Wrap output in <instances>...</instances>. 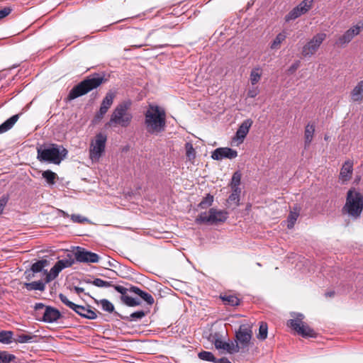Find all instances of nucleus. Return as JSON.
Listing matches in <instances>:
<instances>
[{
    "mask_svg": "<svg viewBox=\"0 0 363 363\" xmlns=\"http://www.w3.org/2000/svg\"><path fill=\"white\" fill-rule=\"evenodd\" d=\"M145 126L147 132L158 135L166 128V113L158 106L150 105L145 113Z\"/></svg>",
    "mask_w": 363,
    "mask_h": 363,
    "instance_id": "1",
    "label": "nucleus"
},
{
    "mask_svg": "<svg viewBox=\"0 0 363 363\" xmlns=\"http://www.w3.org/2000/svg\"><path fill=\"white\" fill-rule=\"evenodd\" d=\"M37 152L39 161L55 164H60L68 154L66 148L57 144L41 146L38 148Z\"/></svg>",
    "mask_w": 363,
    "mask_h": 363,
    "instance_id": "2",
    "label": "nucleus"
},
{
    "mask_svg": "<svg viewBox=\"0 0 363 363\" xmlns=\"http://www.w3.org/2000/svg\"><path fill=\"white\" fill-rule=\"evenodd\" d=\"M131 101L130 100L124 101L118 104L113 111L110 120L106 123V127H128L133 118V115L129 111Z\"/></svg>",
    "mask_w": 363,
    "mask_h": 363,
    "instance_id": "3",
    "label": "nucleus"
},
{
    "mask_svg": "<svg viewBox=\"0 0 363 363\" xmlns=\"http://www.w3.org/2000/svg\"><path fill=\"white\" fill-rule=\"evenodd\" d=\"M363 210V194L359 191L350 189L347 191L346 202L342 213L353 220L359 218Z\"/></svg>",
    "mask_w": 363,
    "mask_h": 363,
    "instance_id": "4",
    "label": "nucleus"
},
{
    "mask_svg": "<svg viewBox=\"0 0 363 363\" xmlns=\"http://www.w3.org/2000/svg\"><path fill=\"white\" fill-rule=\"evenodd\" d=\"M102 82L103 78L99 76L88 77L74 86L70 90L67 98L71 101L82 96L99 86Z\"/></svg>",
    "mask_w": 363,
    "mask_h": 363,
    "instance_id": "5",
    "label": "nucleus"
},
{
    "mask_svg": "<svg viewBox=\"0 0 363 363\" xmlns=\"http://www.w3.org/2000/svg\"><path fill=\"white\" fill-rule=\"evenodd\" d=\"M227 218L228 213L225 211L212 208L208 212L201 213L196 218L195 222L197 224L213 225L224 223Z\"/></svg>",
    "mask_w": 363,
    "mask_h": 363,
    "instance_id": "6",
    "label": "nucleus"
},
{
    "mask_svg": "<svg viewBox=\"0 0 363 363\" xmlns=\"http://www.w3.org/2000/svg\"><path fill=\"white\" fill-rule=\"evenodd\" d=\"M107 136L99 133L96 134L94 140L91 141L89 148V157L92 162L99 160L105 151Z\"/></svg>",
    "mask_w": 363,
    "mask_h": 363,
    "instance_id": "7",
    "label": "nucleus"
},
{
    "mask_svg": "<svg viewBox=\"0 0 363 363\" xmlns=\"http://www.w3.org/2000/svg\"><path fill=\"white\" fill-rule=\"evenodd\" d=\"M252 325L249 323H245L240 325L239 329L235 332V342H238L240 350L247 349L250 345L252 337Z\"/></svg>",
    "mask_w": 363,
    "mask_h": 363,
    "instance_id": "8",
    "label": "nucleus"
},
{
    "mask_svg": "<svg viewBox=\"0 0 363 363\" xmlns=\"http://www.w3.org/2000/svg\"><path fill=\"white\" fill-rule=\"evenodd\" d=\"M303 318L304 316L303 314L298 313L295 319L289 320L288 325L303 337H314L315 335L314 330L308 325L304 324L302 321Z\"/></svg>",
    "mask_w": 363,
    "mask_h": 363,
    "instance_id": "9",
    "label": "nucleus"
},
{
    "mask_svg": "<svg viewBox=\"0 0 363 363\" xmlns=\"http://www.w3.org/2000/svg\"><path fill=\"white\" fill-rule=\"evenodd\" d=\"M326 38V34L324 33H319L315 35L302 48L301 54L304 57H311L313 56L323 42Z\"/></svg>",
    "mask_w": 363,
    "mask_h": 363,
    "instance_id": "10",
    "label": "nucleus"
},
{
    "mask_svg": "<svg viewBox=\"0 0 363 363\" xmlns=\"http://www.w3.org/2000/svg\"><path fill=\"white\" fill-rule=\"evenodd\" d=\"M74 255L77 262L97 263L99 260V256L96 253L88 251L82 247H76Z\"/></svg>",
    "mask_w": 363,
    "mask_h": 363,
    "instance_id": "11",
    "label": "nucleus"
},
{
    "mask_svg": "<svg viewBox=\"0 0 363 363\" xmlns=\"http://www.w3.org/2000/svg\"><path fill=\"white\" fill-rule=\"evenodd\" d=\"M238 157V152L230 147H218L212 152L211 158L215 160L234 159Z\"/></svg>",
    "mask_w": 363,
    "mask_h": 363,
    "instance_id": "12",
    "label": "nucleus"
},
{
    "mask_svg": "<svg viewBox=\"0 0 363 363\" xmlns=\"http://www.w3.org/2000/svg\"><path fill=\"white\" fill-rule=\"evenodd\" d=\"M360 30L361 28L358 26H354L350 28L338 38V40L336 41V44L340 46H343L349 43L354 36L359 33Z\"/></svg>",
    "mask_w": 363,
    "mask_h": 363,
    "instance_id": "13",
    "label": "nucleus"
},
{
    "mask_svg": "<svg viewBox=\"0 0 363 363\" xmlns=\"http://www.w3.org/2000/svg\"><path fill=\"white\" fill-rule=\"evenodd\" d=\"M215 347L216 349H223L226 350L230 354L238 353L240 351V347L238 342L234 341L223 342L220 340L215 341Z\"/></svg>",
    "mask_w": 363,
    "mask_h": 363,
    "instance_id": "14",
    "label": "nucleus"
},
{
    "mask_svg": "<svg viewBox=\"0 0 363 363\" xmlns=\"http://www.w3.org/2000/svg\"><path fill=\"white\" fill-rule=\"evenodd\" d=\"M252 124V121L250 119L244 121L237 130L234 139L238 140L239 143H242L243 140L247 135Z\"/></svg>",
    "mask_w": 363,
    "mask_h": 363,
    "instance_id": "15",
    "label": "nucleus"
},
{
    "mask_svg": "<svg viewBox=\"0 0 363 363\" xmlns=\"http://www.w3.org/2000/svg\"><path fill=\"white\" fill-rule=\"evenodd\" d=\"M61 316L60 311L51 306H47L43 313L42 320L45 323L57 321Z\"/></svg>",
    "mask_w": 363,
    "mask_h": 363,
    "instance_id": "16",
    "label": "nucleus"
},
{
    "mask_svg": "<svg viewBox=\"0 0 363 363\" xmlns=\"http://www.w3.org/2000/svg\"><path fill=\"white\" fill-rule=\"evenodd\" d=\"M353 171V163L350 160L346 161L342 165L340 173V179L342 182H347L350 179Z\"/></svg>",
    "mask_w": 363,
    "mask_h": 363,
    "instance_id": "17",
    "label": "nucleus"
},
{
    "mask_svg": "<svg viewBox=\"0 0 363 363\" xmlns=\"http://www.w3.org/2000/svg\"><path fill=\"white\" fill-rule=\"evenodd\" d=\"M73 311L86 319L94 320L97 318V315L94 311L83 306L77 304Z\"/></svg>",
    "mask_w": 363,
    "mask_h": 363,
    "instance_id": "18",
    "label": "nucleus"
},
{
    "mask_svg": "<svg viewBox=\"0 0 363 363\" xmlns=\"http://www.w3.org/2000/svg\"><path fill=\"white\" fill-rule=\"evenodd\" d=\"M350 97L354 102L363 101V79L359 81L350 92Z\"/></svg>",
    "mask_w": 363,
    "mask_h": 363,
    "instance_id": "19",
    "label": "nucleus"
},
{
    "mask_svg": "<svg viewBox=\"0 0 363 363\" xmlns=\"http://www.w3.org/2000/svg\"><path fill=\"white\" fill-rule=\"evenodd\" d=\"M129 291L138 295L143 301H145L149 305H152L154 303L155 300L153 296L150 294L141 290L138 286H131L129 289Z\"/></svg>",
    "mask_w": 363,
    "mask_h": 363,
    "instance_id": "20",
    "label": "nucleus"
},
{
    "mask_svg": "<svg viewBox=\"0 0 363 363\" xmlns=\"http://www.w3.org/2000/svg\"><path fill=\"white\" fill-rule=\"evenodd\" d=\"M75 261L76 260L75 258L73 257V255L68 253L63 259L58 260L55 264L61 270H62L65 268L72 267L74 264Z\"/></svg>",
    "mask_w": 363,
    "mask_h": 363,
    "instance_id": "21",
    "label": "nucleus"
},
{
    "mask_svg": "<svg viewBox=\"0 0 363 363\" xmlns=\"http://www.w3.org/2000/svg\"><path fill=\"white\" fill-rule=\"evenodd\" d=\"M19 118L18 114L13 115L6 121H4L2 124L0 125V134L4 133L9 130H10L14 124L17 122Z\"/></svg>",
    "mask_w": 363,
    "mask_h": 363,
    "instance_id": "22",
    "label": "nucleus"
},
{
    "mask_svg": "<svg viewBox=\"0 0 363 363\" xmlns=\"http://www.w3.org/2000/svg\"><path fill=\"white\" fill-rule=\"evenodd\" d=\"M45 283L41 280L37 281H32L29 283H25L24 286L28 291H43L45 289Z\"/></svg>",
    "mask_w": 363,
    "mask_h": 363,
    "instance_id": "23",
    "label": "nucleus"
},
{
    "mask_svg": "<svg viewBox=\"0 0 363 363\" xmlns=\"http://www.w3.org/2000/svg\"><path fill=\"white\" fill-rule=\"evenodd\" d=\"M315 132V126L313 124H307V125L305 128V133H304V138H305V147H308L313 138V134Z\"/></svg>",
    "mask_w": 363,
    "mask_h": 363,
    "instance_id": "24",
    "label": "nucleus"
},
{
    "mask_svg": "<svg viewBox=\"0 0 363 363\" xmlns=\"http://www.w3.org/2000/svg\"><path fill=\"white\" fill-rule=\"evenodd\" d=\"M287 36L286 32L283 30L277 35L274 40L272 42L270 45V48L272 50H278L280 48L281 44L286 40Z\"/></svg>",
    "mask_w": 363,
    "mask_h": 363,
    "instance_id": "25",
    "label": "nucleus"
},
{
    "mask_svg": "<svg viewBox=\"0 0 363 363\" xmlns=\"http://www.w3.org/2000/svg\"><path fill=\"white\" fill-rule=\"evenodd\" d=\"M61 271L62 270L56 264H55L54 266L50 269V272H48L47 270H44V273L46 274L45 283H49L57 277Z\"/></svg>",
    "mask_w": 363,
    "mask_h": 363,
    "instance_id": "26",
    "label": "nucleus"
},
{
    "mask_svg": "<svg viewBox=\"0 0 363 363\" xmlns=\"http://www.w3.org/2000/svg\"><path fill=\"white\" fill-rule=\"evenodd\" d=\"M37 336L31 334H20L14 339V342L18 343L34 342H36Z\"/></svg>",
    "mask_w": 363,
    "mask_h": 363,
    "instance_id": "27",
    "label": "nucleus"
},
{
    "mask_svg": "<svg viewBox=\"0 0 363 363\" xmlns=\"http://www.w3.org/2000/svg\"><path fill=\"white\" fill-rule=\"evenodd\" d=\"M313 0H303L298 6H296L301 15L307 13L313 6Z\"/></svg>",
    "mask_w": 363,
    "mask_h": 363,
    "instance_id": "28",
    "label": "nucleus"
},
{
    "mask_svg": "<svg viewBox=\"0 0 363 363\" xmlns=\"http://www.w3.org/2000/svg\"><path fill=\"white\" fill-rule=\"evenodd\" d=\"M13 342V332L9 330L0 331V342L10 344Z\"/></svg>",
    "mask_w": 363,
    "mask_h": 363,
    "instance_id": "29",
    "label": "nucleus"
},
{
    "mask_svg": "<svg viewBox=\"0 0 363 363\" xmlns=\"http://www.w3.org/2000/svg\"><path fill=\"white\" fill-rule=\"evenodd\" d=\"M198 357L200 359L206 361V362H216V358L214 357L213 354L208 351H201L198 354Z\"/></svg>",
    "mask_w": 363,
    "mask_h": 363,
    "instance_id": "30",
    "label": "nucleus"
},
{
    "mask_svg": "<svg viewBox=\"0 0 363 363\" xmlns=\"http://www.w3.org/2000/svg\"><path fill=\"white\" fill-rule=\"evenodd\" d=\"M48 261L45 259L39 260L33 263L30 270L33 273H38L43 271V268L47 265Z\"/></svg>",
    "mask_w": 363,
    "mask_h": 363,
    "instance_id": "31",
    "label": "nucleus"
},
{
    "mask_svg": "<svg viewBox=\"0 0 363 363\" xmlns=\"http://www.w3.org/2000/svg\"><path fill=\"white\" fill-rule=\"evenodd\" d=\"M223 301L232 306H238L240 304V299L233 295H224L221 296Z\"/></svg>",
    "mask_w": 363,
    "mask_h": 363,
    "instance_id": "32",
    "label": "nucleus"
},
{
    "mask_svg": "<svg viewBox=\"0 0 363 363\" xmlns=\"http://www.w3.org/2000/svg\"><path fill=\"white\" fill-rule=\"evenodd\" d=\"M42 176L49 184H54L57 178V174L51 170L44 171Z\"/></svg>",
    "mask_w": 363,
    "mask_h": 363,
    "instance_id": "33",
    "label": "nucleus"
},
{
    "mask_svg": "<svg viewBox=\"0 0 363 363\" xmlns=\"http://www.w3.org/2000/svg\"><path fill=\"white\" fill-rule=\"evenodd\" d=\"M145 315L143 311H138L131 313L129 316H124L122 318L128 321H135L142 319Z\"/></svg>",
    "mask_w": 363,
    "mask_h": 363,
    "instance_id": "34",
    "label": "nucleus"
},
{
    "mask_svg": "<svg viewBox=\"0 0 363 363\" xmlns=\"http://www.w3.org/2000/svg\"><path fill=\"white\" fill-rule=\"evenodd\" d=\"M261 78V72L259 67L254 68L250 73V82L252 85L257 84Z\"/></svg>",
    "mask_w": 363,
    "mask_h": 363,
    "instance_id": "35",
    "label": "nucleus"
},
{
    "mask_svg": "<svg viewBox=\"0 0 363 363\" xmlns=\"http://www.w3.org/2000/svg\"><path fill=\"white\" fill-rule=\"evenodd\" d=\"M121 300L128 306H136L140 304V301L129 296H121Z\"/></svg>",
    "mask_w": 363,
    "mask_h": 363,
    "instance_id": "36",
    "label": "nucleus"
},
{
    "mask_svg": "<svg viewBox=\"0 0 363 363\" xmlns=\"http://www.w3.org/2000/svg\"><path fill=\"white\" fill-rule=\"evenodd\" d=\"M114 96H115V95L113 93L108 92L106 94L105 97L104 98L101 105L102 106L106 107L109 109V108L111 106V105L113 104Z\"/></svg>",
    "mask_w": 363,
    "mask_h": 363,
    "instance_id": "37",
    "label": "nucleus"
},
{
    "mask_svg": "<svg viewBox=\"0 0 363 363\" xmlns=\"http://www.w3.org/2000/svg\"><path fill=\"white\" fill-rule=\"evenodd\" d=\"M268 327L266 323L262 322L259 328L257 338L264 340L267 337Z\"/></svg>",
    "mask_w": 363,
    "mask_h": 363,
    "instance_id": "38",
    "label": "nucleus"
},
{
    "mask_svg": "<svg viewBox=\"0 0 363 363\" xmlns=\"http://www.w3.org/2000/svg\"><path fill=\"white\" fill-rule=\"evenodd\" d=\"M213 202V196L210 194H207L199 204L201 208H207L211 206Z\"/></svg>",
    "mask_w": 363,
    "mask_h": 363,
    "instance_id": "39",
    "label": "nucleus"
},
{
    "mask_svg": "<svg viewBox=\"0 0 363 363\" xmlns=\"http://www.w3.org/2000/svg\"><path fill=\"white\" fill-rule=\"evenodd\" d=\"M99 303L102 307V309L104 311H107L108 313H112L114 311V306L108 300L105 299V298L101 299L99 301Z\"/></svg>",
    "mask_w": 363,
    "mask_h": 363,
    "instance_id": "40",
    "label": "nucleus"
},
{
    "mask_svg": "<svg viewBox=\"0 0 363 363\" xmlns=\"http://www.w3.org/2000/svg\"><path fill=\"white\" fill-rule=\"evenodd\" d=\"M86 282L91 283L97 287H109L113 286L111 281H106L99 278H96L92 281H87Z\"/></svg>",
    "mask_w": 363,
    "mask_h": 363,
    "instance_id": "41",
    "label": "nucleus"
},
{
    "mask_svg": "<svg viewBox=\"0 0 363 363\" xmlns=\"http://www.w3.org/2000/svg\"><path fill=\"white\" fill-rule=\"evenodd\" d=\"M16 357L6 351L0 352V363H10Z\"/></svg>",
    "mask_w": 363,
    "mask_h": 363,
    "instance_id": "42",
    "label": "nucleus"
},
{
    "mask_svg": "<svg viewBox=\"0 0 363 363\" xmlns=\"http://www.w3.org/2000/svg\"><path fill=\"white\" fill-rule=\"evenodd\" d=\"M186 155L189 160H194L196 157V151L191 143L185 144Z\"/></svg>",
    "mask_w": 363,
    "mask_h": 363,
    "instance_id": "43",
    "label": "nucleus"
},
{
    "mask_svg": "<svg viewBox=\"0 0 363 363\" xmlns=\"http://www.w3.org/2000/svg\"><path fill=\"white\" fill-rule=\"evenodd\" d=\"M301 14L298 11V9L294 7L287 15L285 16V21L286 22H289L291 21L295 20L299 16H301Z\"/></svg>",
    "mask_w": 363,
    "mask_h": 363,
    "instance_id": "44",
    "label": "nucleus"
},
{
    "mask_svg": "<svg viewBox=\"0 0 363 363\" xmlns=\"http://www.w3.org/2000/svg\"><path fill=\"white\" fill-rule=\"evenodd\" d=\"M241 177L242 174L239 171H236L233 173L231 182L230 186H240V182H241Z\"/></svg>",
    "mask_w": 363,
    "mask_h": 363,
    "instance_id": "45",
    "label": "nucleus"
},
{
    "mask_svg": "<svg viewBox=\"0 0 363 363\" xmlns=\"http://www.w3.org/2000/svg\"><path fill=\"white\" fill-rule=\"evenodd\" d=\"M108 110V108L104 107L101 105L99 111L96 113L94 116V122L97 123L100 121L103 118L104 116L107 113Z\"/></svg>",
    "mask_w": 363,
    "mask_h": 363,
    "instance_id": "46",
    "label": "nucleus"
},
{
    "mask_svg": "<svg viewBox=\"0 0 363 363\" xmlns=\"http://www.w3.org/2000/svg\"><path fill=\"white\" fill-rule=\"evenodd\" d=\"M59 298L60 299V301L65 304L66 305L67 307H69V308H71L72 310H74V307L76 306L77 304H75L74 303L70 301L67 297L64 295L63 294H59Z\"/></svg>",
    "mask_w": 363,
    "mask_h": 363,
    "instance_id": "47",
    "label": "nucleus"
},
{
    "mask_svg": "<svg viewBox=\"0 0 363 363\" xmlns=\"http://www.w3.org/2000/svg\"><path fill=\"white\" fill-rule=\"evenodd\" d=\"M298 213L296 212H291L288 217V224L287 227L289 228H292L298 218Z\"/></svg>",
    "mask_w": 363,
    "mask_h": 363,
    "instance_id": "48",
    "label": "nucleus"
},
{
    "mask_svg": "<svg viewBox=\"0 0 363 363\" xmlns=\"http://www.w3.org/2000/svg\"><path fill=\"white\" fill-rule=\"evenodd\" d=\"M71 219L74 223H82L89 221L88 218L83 217L79 214H72L71 216Z\"/></svg>",
    "mask_w": 363,
    "mask_h": 363,
    "instance_id": "49",
    "label": "nucleus"
},
{
    "mask_svg": "<svg viewBox=\"0 0 363 363\" xmlns=\"http://www.w3.org/2000/svg\"><path fill=\"white\" fill-rule=\"evenodd\" d=\"M228 202L238 206L240 205V196L236 195V194H230L228 199Z\"/></svg>",
    "mask_w": 363,
    "mask_h": 363,
    "instance_id": "50",
    "label": "nucleus"
},
{
    "mask_svg": "<svg viewBox=\"0 0 363 363\" xmlns=\"http://www.w3.org/2000/svg\"><path fill=\"white\" fill-rule=\"evenodd\" d=\"M113 288L117 292L121 294L122 296H126L125 294L127 293L128 291H129V289L120 285L113 286Z\"/></svg>",
    "mask_w": 363,
    "mask_h": 363,
    "instance_id": "51",
    "label": "nucleus"
},
{
    "mask_svg": "<svg viewBox=\"0 0 363 363\" xmlns=\"http://www.w3.org/2000/svg\"><path fill=\"white\" fill-rule=\"evenodd\" d=\"M11 12V9L9 7H5L0 10V19H2L7 16Z\"/></svg>",
    "mask_w": 363,
    "mask_h": 363,
    "instance_id": "52",
    "label": "nucleus"
},
{
    "mask_svg": "<svg viewBox=\"0 0 363 363\" xmlns=\"http://www.w3.org/2000/svg\"><path fill=\"white\" fill-rule=\"evenodd\" d=\"M8 202V198L6 196H2L0 199V214L2 213L6 203Z\"/></svg>",
    "mask_w": 363,
    "mask_h": 363,
    "instance_id": "53",
    "label": "nucleus"
},
{
    "mask_svg": "<svg viewBox=\"0 0 363 363\" xmlns=\"http://www.w3.org/2000/svg\"><path fill=\"white\" fill-rule=\"evenodd\" d=\"M259 93V91L257 88H252L249 89L247 92V96L250 98H255Z\"/></svg>",
    "mask_w": 363,
    "mask_h": 363,
    "instance_id": "54",
    "label": "nucleus"
},
{
    "mask_svg": "<svg viewBox=\"0 0 363 363\" xmlns=\"http://www.w3.org/2000/svg\"><path fill=\"white\" fill-rule=\"evenodd\" d=\"M232 189L231 194H236V195L240 196L241 189L240 186H230Z\"/></svg>",
    "mask_w": 363,
    "mask_h": 363,
    "instance_id": "55",
    "label": "nucleus"
},
{
    "mask_svg": "<svg viewBox=\"0 0 363 363\" xmlns=\"http://www.w3.org/2000/svg\"><path fill=\"white\" fill-rule=\"evenodd\" d=\"M215 363H232L228 358L222 357L220 359H217Z\"/></svg>",
    "mask_w": 363,
    "mask_h": 363,
    "instance_id": "56",
    "label": "nucleus"
},
{
    "mask_svg": "<svg viewBox=\"0 0 363 363\" xmlns=\"http://www.w3.org/2000/svg\"><path fill=\"white\" fill-rule=\"evenodd\" d=\"M44 308H45V306H44V304H43V303H36V304L35 305V307H34V308H35V310L36 311H39L40 310H43Z\"/></svg>",
    "mask_w": 363,
    "mask_h": 363,
    "instance_id": "57",
    "label": "nucleus"
},
{
    "mask_svg": "<svg viewBox=\"0 0 363 363\" xmlns=\"http://www.w3.org/2000/svg\"><path fill=\"white\" fill-rule=\"evenodd\" d=\"M299 66V62H296V63L293 64L290 68H289V71L293 72L294 71H296L297 69V68Z\"/></svg>",
    "mask_w": 363,
    "mask_h": 363,
    "instance_id": "58",
    "label": "nucleus"
},
{
    "mask_svg": "<svg viewBox=\"0 0 363 363\" xmlns=\"http://www.w3.org/2000/svg\"><path fill=\"white\" fill-rule=\"evenodd\" d=\"M74 291H75L77 294H80V293H82V292H84V289L83 288L79 287V286H74Z\"/></svg>",
    "mask_w": 363,
    "mask_h": 363,
    "instance_id": "59",
    "label": "nucleus"
},
{
    "mask_svg": "<svg viewBox=\"0 0 363 363\" xmlns=\"http://www.w3.org/2000/svg\"><path fill=\"white\" fill-rule=\"evenodd\" d=\"M144 45H146V44L141 43V44H139V45H133V47L135 48H141V47H143Z\"/></svg>",
    "mask_w": 363,
    "mask_h": 363,
    "instance_id": "60",
    "label": "nucleus"
},
{
    "mask_svg": "<svg viewBox=\"0 0 363 363\" xmlns=\"http://www.w3.org/2000/svg\"><path fill=\"white\" fill-rule=\"evenodd\" d=\"M333 295H334V292L333 291L328 292V293L326 294V296H329L330 297L333 296Z\"/></svg>",
    "mask_w": 363,
    "mask_h": 363,
    "instance_id": "61",
    "label": "nucleus"
},
{
    "mask_svg": "<svg viewBox=\"0 0 363 363\" xmlns=\"http://www.w3.org/2000/svg\"><path fill=\"white\" fill-rule=\"evenodd\" d=\"M108 266L110 267H115V265L113 264V263H112L111 261H108Z\"/></svg>",
    "mask_w": 363,
    "mask_h": 363,
    "instance_id": "62",
    "label": "nucleus"
},
{
    "mask_svg": "<svg viewBox=\"0 0 363 363\" xmlns=\"http://www.w3.org/2000/svg\"><path fill=\"white\" fill-rule=\"evenodd\" d=\"M61 213H62V215H63L64 216H68V214H67V213H65V211H61Z\"/></svg>",
    "mask_w": 363,
    "mask_h": 363,
    "instance_id": "63",
    "label": "nucleus"
},
{
    "mask_svg": "<svg viewBox=\"0 0 363 363\" xmlns=\"http://www.w3.org/2000/svg\"><path fill=\"white\" fill-rule=\"evenodd\" d=\"M33 277V274L31 276L30 274L26 277L28 279H31Z\"/></svg>",
    "mask_w": 363,
    "mask_h": 363,
    "instance_id": "64",
    "label": "nucleus"
}]
</instances>
